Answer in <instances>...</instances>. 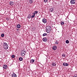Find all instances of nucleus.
<instances>
[{"mask_svg": "<svg viewBox=\"0 0 77 77\" xmlns=\"http://www.w3.org/2000/svg\"><path fill=\"white\" fill-rule=\"evenodd\" d=\"M46 31L47 33H50L51 32V26H47L46 29Z\"/></svg>", "mask_w": 77, "mask_h": 77, "instance_id": "f257e3e1", "label": "nucleus"}, {"mask_svg": "<svg viewBox=\"0 0 77 77\" xmlns=\"http://www.w3.org/2000/svg\"><path fill=\"white\" fill-rule=\"evenodd\" d=\"M26 54V52L25 49H23L21 51V54L22 56H24Z\"/></svg>", "mask_w": 77, "mask_h": 77, "instance_id": "f03ea898", "label": "nucleus"}, {"mask_svg": "<svg viewBox=\"0 0 77 77\" xmlns=\"http://www.w3.org/2000/svg\"><path fill=\"white\" fill-rule=\"evenodd\" d=\"M3 46L5 50H7L8 48V45L6 43H4Z\"/></svg>", "mask_w": 77, "mask_h": 77, "instance_id": "7ed1b4c3", "label": "nucleus"}, {"mask_svg": "<svg viewBox=\"0 0 77 77\" xmlns=\"http://www.w3.org/2000/svg\"><path fill=\"white\" fill-rule=\"evenodd\" d=\"M75 0H71L70 1V3L72 5H73V4H75Z\"/></svg>", "mask_w": 77, "mask_h": 77, "instance_id": "20e7f679", "label": "nucleus"}, {"mask_svg": "<svg viewBox=\"0 0 77 77\" xmlns=\"http://www.w3.org/2000/svg\"><path fill=\"white\" fill-rule=\"evenodd\" d=\"M8 68V66L6 65H4L3 66V68L4 69H7Z\"/></svg>", "mask_w": 77, "mask_h": 77, "instance_id": "39448f33", "label": "nucleus"}, {"mask_svg": "<svg viewBox=\"0 0 77 77\" xmlns=\"http://www.w3.org/2000/svg\"><path fill=\"white\" fill-rule=\"evenodd\" d=\"M42 21L43 23H47V20L45 19H43L42 20Z\"/></svg>", "mask_w": 77, "mask_h": 77, "instance_id": "423d86ee", "label": "nucleus"}, {"mask_svg": "<svg viewBox=\"0 0 77 77\" xmlns=\"http://www.w3.org/2000/svg\"><path fill=\"white\" fill-rule=\"evenodd\" d=\"M35 62V60L32 59L30 61V63L31 64H32V63H33Z\"/></svg>", "mask_w": 77, "mask_h": 77, "instance_id": "0eeeda50", "label": "nucleus"}, {"mask_svg": "<svg viewBox=\"0 0 77 77\" xmlns=\"http://www.w3.org/2000/svg\"><path fill=\"white\" fill-rule=\"evenodd\" d=\"M63 65L65 66H68L69 65L68 63H64L63 64Z\"/></svg>", "mask_w": 77, "mask_h": 77, "instance_id": "6e6552de", "label": "nucleus"}, {"mask_svg": "<svg viewBox=\"0 0 77 77\" xmlns=\"http://www.w3.org/2000/svg\"><path fill=\"white\" fill-rule=\"evenodd\" d=\"M43 41L44 42H47V38L46 37H44L43 38Z\"/></svg>", "mask_w": 77, "mask_h": 77, "instance_id": "1a4fd4ad", "label": "nucleus"}, {"mask_svg": "<svg viewBox=\"0 0 77 77\" xmlns=\"http://www.w3.org/2000/svg\"><path fill=\"white\" fill-rule=\"evenodd\" d=\"M54 10V9L53 8H51L50 9L49 11L51 12H53Z\"/></svg>", "mask_w": 77, "mask_h": 77, "instance_id": "9d476101", "label": "nucleus"}, {"mask_svg": "<svg viewBox=\"0 0 77 77\" xmlns=\"http://www.w3.org/2000/svg\"><path fill=\"white\" fill-rule=\"evenodd\" d=\"M9 3L11 6H14V2L12 1L10 2Z\"/></svg>", "mask_w": 77, "mask_h": 77, "instance_id": "9b49d317", "label": "nucleus"}, {"mask_svg": "<svg viewBox=\"0 0 77 77\" xmlns=\"http://www.w3.org/2000/svg\"><path fill=\"white\" fill-rule=\"evenodd\" d=\"M53 50H56L57 49V46H54L53 47Z\"/></svg>", "mask_w": 77, "mask_h": 77, "instance_id": "f8f14e48", "label": "nucleus"}, {"mask_svg": "<svg viewBox=\"0 0 77 77\" xmlns=\"http://www.w3.org/2000/svg\"><path fill=\"white\" fill-rule=\"evenodd\" d=\"M17 27L18 29H20L21 27V25L20 24H18L17 25Z\"/></svg>", "mask_w": 77, "mask_h": 77, "instance_id": "ddd939ff", "label": "nucleus"}, {"mask_svg": "<svg viewBox=\"0 0 77 77\" xmlns=\"http://www.w3.org/2000/svg\"><path fill=\"white\" fill-rule=\"evenodd\" d=\"M12 77H17V75L15 74H13L12 75Z\"/></svg>", "mask_w": 77, "mask_h": 77, "instance_id": "4468645a", "label": "nucleus"}, {"mask_svg": "<svg viewBox=\"0 0 77 77\" xmlns=\"http://www.w3.org/2000/svg\"><path fill=\"white\" fill-rule=\"evenodd\" d=\"M33 2V0H29V3L30 4H32Z\"/></svg>", "mask_w": 77, "mask_h": 77, "instance_id": "2eb2a0df", "label": "nucleus"}, {"mask_svg": "<svg viewBox=\"0 0 77 77\" xmlns=\"http://www.w3.org/2000/svg\"><path fill=\"white\" fill-rule=\"evenodd\" d=\"M19 60L20 61H22L23 60V58L20 57L19 58Z\"/></svg>", "mask_w": 77, "mask_h": 77, "instance_id": "dca6fc26", "label": "nucleus"}, {"mask_svg": "<svg viewBox=\"0 0 77 77\" xmlns=\"http://www.w3.org/2000/svg\"><path fill=\"white\" fill-rule=\"evenodd\" d=\"M69 40H66V44H69Z\"/></svg>", "mask_w": 77, "mask_h": 77, "instance_id": "f3484780", "label": "nucleus"}, {"mask_svg": "<svg viewBox=\"0 0 77 77\" xmlns=\"http://www.w3.org/2000/svg\"><path fill=\"white\" fill-rule=\"evenodd\" d=\"M47 35V34L46 33H44L43 34V36H46Z\"/></svg>", "mask_w": 77, "mask_h": 77, "instance_id": "a211bd4d", "label": "nucleus"}, {"mask_svg": "<svg viewBox=\"0 0 77 77\" xmlns=\"http://www.w3.org/2000/svg\"><path fill=\"white\" fill-rule=\"evenodd\" d=\"M35 13L31 17L32 18H34L35 17Z\"/></svg>", "mask_w": 77, "mask_h": 77, "instance_id": "6ab92c4d", "label": "nucleus"}, {"mask_svg": "<svg viewBox=\"0 0 77 77\" xmlns=\"http://www.w3.org/2000/svg\"><path fill=\"white\" fill-rule=\"evenodd\" d=\"M1 37H3L5 36V34H2L1 35Z\"/></svg>", "mask_w": 77, "mask_h": 77, "instance_id": "aec40b11", "label": "nucleus"}, {"mask_svg": "<svg viewBox=\"0 0 77 77\" xmlns=\"http://www.w3.org/2000/svg\"><path fill=\"white\" fill-rule=\"evenodd\" d=\"M48 1V0H44V2L45 3H46Z\"/></svg>", "mask_w": 77, "mask_h": 77, "instance_id": "412c9836", "label": "nucleus"}, {"mask_svg": "<svg viewBox=\"0 0 77 77\" xmlns=\"http://www.w3.org/2000/svg\"><path fill=\"white\" fill-rule=\"evenodd\" d=\"M52 65H53V66H55L56 63H52Z\"/></svg>", "mask_w": 77, "mask_h": 77, "instance_id": "4be33fe9", "label": "nucleus"}, {"mask_svg": "<svg viewBox=\"0 0 77 77\" xmlns=\"http://www.w3.org/2000/svg\"><path fill=\"white\" fill-rule=\"evenodd\" d=\"M38 11H35V13H34V14H37L38 13Z\"/></svg>", "mask_w": 77, "mask_h": 77, "instance_id": "5701e85b", "label": "nucleus"}, {"mask_svg": "<svg viewBox=\"0 0 77 77\" xmlns=\"http://www.w3.org/2000/svg\"><path fill=\"white\" fill-rule=\"evenodd\" d=\"M11 57H12V58H14V57H15V55H13L11 56Z\"/></svg>", "mask_w": 77, "mask_h": 77, "instance_id": "b1692460", "label": "nucleus"}, {"mask_svg": "<svg viewBox=\"0 0 77 77\" xmlns=\"http://www.w3.org/2000/svg\"><path fill=\"white\" fill-rule=\"evenodd\" d=\"M64 22H62L61 23V25H63V24H64Z\"/></svg>", "mask_w": 77, "mask_h": 77, "instance_id": "393cba45", "label": "nucleus"}, {"mask_svg": "<svg viewBox=\"0 0 77 77\" xmlns=\"http://www.w3.org/2000/svg\"><path fill=\"white\" fill-rule=\"evenodd\" d=\"M62 56H63V57H65L66 55H65V54H63L62 55Z\"/></svg>", "mask_w": 77, "mask_h": 77, "instance_id": "a878e982", "label": "nucleus"}, {"mask_svg": "<svg viewBox=\"0 0 77 77\" xmlns=\"http://www.w3.org/2000/svg\"><path fill=\"white\" fill-rule=\"evenodd\" d=\"M55 44H58V42H56L55 43Z\"/></svg>", "mask_w": 77, "mask_h": 77, "instance_id": "bb28decb", "label": "nucleus"}, {"mask_svg": "<svg viewBox=\"0 0 77 77\" xmlns=\"http://www.w3.org/2000/svg\"><path fill=\"white\" fill-rule=\"evenodd\" d=\"M28 19H29V16L27 17V19L28 20Z\"/></svg>", "mask_w": 77, "mask_h": 77, "instance_id": "cd10ccee", "label": "nucleus"}, {"mask_svg": "<svg viewBox=\"0 0 77 77\" xmlns=\"http://www.w3.org/2000/svg\"><path fill=\"white\" fill-rule=\"evenodd\" d=\"M30 29L31 28L32 29V28H31V26H30Z\"/></svg>", "mask_w": 77, "mask_h": 77, "instance_id": "c85d7f7f", "label": "nucleus"}, {"mask_svg": "<svg viewBox=\"0 0 77 77\" xmlns=\"http://www.w3.org/2000/svg\"><path fill=\"white\" fill-rule=\"evenodd\" d=\"M75 77H77V76H75Z\"/></svg>", "mask_w": 77, "mask_h": 77, "instance_id": "c756f323", "label": "nucleus"}]
</instances>
